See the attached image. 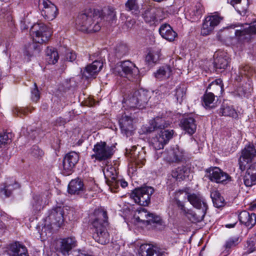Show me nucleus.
<instances>
[{
    "label": "nucleus",
    "mask_w": 256,
    "mask_h": 256,
    "mask_svg": "<svg viewBox=\"0 0 256 256\" xmlns=\"http://www.w3.org/2000/svg\"><path fill=\"white\" fill-rule=\"evenodd\" d=\"M138 254L139 256H162V254L157 247L144 244L140 247Z\"/></svg>",
    "instance_id": "b1692460"
},
{
    "label": "nucleus",
    "mask_w": 256,
    "mask_h": 256,
    "mask_svg": "<svg viewBox=\"0 0 256 256\" xmlns=\"http://www.w3.org/2000/svg\"><path fill=\"white\" fill-rule=\"evenodd\" d=\"M136 147L134 146L132 150H130V155L131 162L133 163L136 167L141 168L145 164V153L143 151L136 152Z\"/></svg>",
    "instance_id": "4be33fe9"
},
{
    "label": "nucleus",
    "mask_w": 256,
    "mask_h": 256,
    "mask_svg": "<svg viewBox=\"0 0 256 256\" xmlns=\"http://www.w3.org/2000/svg\"><path fill=\"white\" fill-rule=\"evenodd\" d=\"M250 210L253 211L256 210V200L252 202L248 208Z\"/></svg>",
    "instance_id": "69168bd1"
},
{
    "label": "nucleus",
    "mask_w": 256,
    "mask_h": 256,
    "mask_svg": "<svg viewBox=\"0 0 256 256\" xmlns=\"http://www.w3.org/2000/svg\"><path fill=\"white\" fill-rule=\"evenodd\" d=\"M240 222L250 228H252L256 224V214L249 213L246 210L241 212L238 215Z\"/></svg>",
    "instance_id": "393cba45"
},
{
    "label": "nucleus",
    "mask_w": 256,
    "mask_h": 256,
    "mask_svg": "<svg viewBox=\"0 0 256 256\" xmlns=\"http://www.w3.org/2000/svg\"><path fill=\"white\" fill-rule=\"evenodd\" d=\"M231 4L236 11L242 16H244L248 10V0H232Z\"/></svg>",
    "instance_id": "473e14b6"
},
{
    "label": "nucleus",
    "mask_w": 256,
    "mask_h": 256,
    "mask_svg": "<svg viewBox=\"0 0 256 256\" xmlns=\"http://www.w3.org/2000/svg\"><path fill=\"white\" fill-rule=\"evenodd\" d=\"M84 191V183L80 178L72 180L68 186V192L71 194H79Z\"/></svg>",
    "instance_id": "c85d7f7f"
},
{
    "label": "nucleus",
    "mask_w": 256,
    "mask_h": 256,
    "mask_svg": "<svg viewBox=\"0 0 256 256\" xmlns=\"http://www.w3.org/2000/svg\"><path fill=\"white\" fill-rule=\"evenodd\" d=\"M94 214V218L92 222L93 238L98 243L106 244L110 241V234L106 228L108 219L106 212L98 210Z\"/></svg>",
    "instance_id": "7ed1b4c3"
},
{
    "label": "nucleus",
    "mask_w": 256,
    "mask_h": 256,
    "mask_svg": "<svg viewBox=\"0 0 256 256\" xmlns=\"http://www.w3.org/2000/svg\"><path fill=\"white\" fill-rule=\"evenodd\" d=\"M236 224V222H234L232 223V224H226V227L227 228H234L235 225Z\"/></svg>",
    "instance_id": "338daca9"
},
{
    "label": "nucleus",
    "mask_w": 256,
    "mask_h": 256,
    "mask_svg": "<svg viewBox=\"0 0 256 256\" xmlns=\"http://www.w3.org/2000/svg\"><path fill=\"white\" fill-rule=\"evenodd\" d=\"M183 156L182 150L176 146L172 148L169 152L168 160L170 162H178L182 160Z\"/></svg>",
    "instance_id": "e433bc0d"
},
{
    "label": "nucleus",
    "mask_w": 256,
    "mask_h": 256,
    "mask_svg": "<svg viewBox=\"0 0 256 256\" xmlns=\"http://www.w3.org/2000/svg\"><path fill=\"white\" fill-rule=\"evenodd\" d=\"M255 156H256V150L253 145L249 144L246 146L242 150V156L239 160L240 169L242 171H244L246 168V165L242 161V160L246 162L248 164L249 162H250Z\"/></svg>",
    "instance_id": "2eb2a0df"
},
{
    "label": "nucleus",
    "mask_w": 256,
    "mask_h": 256,
    "mask_svg": "<svg viewBox=\"0 0 256 256\" xmlns=\"http://www.w3.org/2000/svg\"><path fill=\"white\" fill-rule=\"evenodd\" d=\"M220 113L223 116H230L233 118L238 117V114L236 110L231 106L223 104L220 110Z\"/></svg>",
    "instance_id": "a19ab883"
},
{
    "label": "nucleus",
    "mask_w": 256,
    "mask_h": 256,
    "mask_svg": "<svg viewBox=\"0 0 256 256\" xmlns=\"http://www.w3.org/2000/svg\"><path fill=\"white\" fill-rule=\"evenodd\" d=\"M125 10L134 16H138L140 12L138 0H127L124 4Z\"/></svg>",
    "instance_id": "7c9ffc66"
},
{
    "label": "nucleus",
    "mask_w": 256,
    "mask_h": 256,
    "mask_svg": "<svg viewBox=\"0 0 256 256\" xmlns=\"http://www.w3.org/2000/svg\"><path fill=\"white\" fill-rule=\"evenodd\" d=\"M31 100L34 102H37L40 98V92L36 82L34 88L31 90Z\"/></svg>",
    "instance_id": "5fc2aeb1"
},
{
    "label": "nucleus",
    "mask_w": 256,
    "mask_h": 256,
    "mask_svg": "<svg viewBox=\"0 0 256 256\" xmlns=\"http://www.w3.org/2000/svg\"><path fill=\"white\" fill-rule=\"evenodd\" d=\"M214 66L216 69H226L229 64V56L227 54L224 52L218 50L214 56Z\"/></svg>",
    "instance_id": "6ab92c4d"
},
{
    "label": "nucleus",
    "mask_w": 256,
    "mask_h": 256,
    "mask_svg": "<svg viewBox=\"0 0 256 256\" xmlns=\"http://www.w3.org/2000/svg\"><path fill=\"white\" fill-rule=\"evenodd\" d=\"M59 56L58 52L54 48H48L46 50V60L49 64L58 62Z\"/></svg>",
    "instance_id": "ea45409f"
},
{
    "label": "nucleus",
    "mask_w": 256,
    "mask_h": 256,
    "mask_svg": "<svg viewBox=\"0 0 256 256\" xmlns=\"http://www.w3.org/2000/svg\"><path fill=\"white\" fill-rule=\"evenodd\" d=\"M140 216H138V221L146 222L148 225L156 224L162 225L163 221L161 218L154 214L148 212L144 209L139 212Z\"/></svg>",
    "instance_id": "dca6fc26"
},
{
    "label": "nucleus",
    "mask_w": 256,
    "mask_h": 256,
    "mask_svg": "<svg viewBox=\"0 0 256 256\" xmlns=\"http://www.w3.org/2000/svg\"><path fill=\"white\" fill-rule=\"evenodd\" d=\"M6 252L10 256H28L26 248L19 242L8 244Z\"/></svg>",
    "instance_id": "a211bd4d"
},
{
    "label": "nucleus",
    "mask_w": 256,
    "mask_h": 256,
    "mask_svg": "<svg viewBox=\"0 0 256 256\" xmlns=\"http://www.w3.org/2000/svg\"><path fill=\"white\" fill-rule=\"evenodd\" d=\"M103 18L102 11L98 9H89L78 15L76 20V28L86 32H94L100 30V22Z\"/></svg>",
    "instance_id": "f03ea898"
},
{
    "label": "nucleus",
    "mask_w": 256,
    "mask_h": 256,
    "mask_svg": "<svg viewBox=\"0 0 256 256\" xmlns=\"http://www.w3.org/2000/svg\"><path fill=\"white\" fill-rule=\"evenodd\" d=\"M215 96L212 92H206L202 98V104L206 109H211L216 107Z\"/></svg>",
    "instance_id": "4c0bfd02"
},
{
    "label": "nucleus",
    "mask_w": 256,
    "mask_h": 256,
    "mask_svg": "<svg viewBox=\"0 0 256 256\" xmlns=\"http://www.w3.org/2000/svg\"><path fill=\"white\" fill-rule=\"evenodd\" d=\"M204 12V9L202 5L200 3H197L190 14L196 17L194 18L195 20L196 18H200Z\"/></svg>",
    "instance_id": "09e8293b"
},
{
    "label": "nucleus",
    "mask_w": 256,
    "mask_h": 256,
    "mask_svg": "<svg viewBox=\"0 0 256 256\" xmlns=\"http://www.w3.org/2000/svg\"><path fill=\"white\" fill-rule=\"evenodd\" d=\"M12 112L15 116L22 117V116L26 114L28 112H31L32 110L28 108H24L16 107L13 109Z\"/></svg>",
    "instance_id": "603ef678"
},
{
    "label": "nucleus",
    "mask_w": 256,
    "mask_h": 256,
    "mask_svg": "<svg viewBox=\"0 0 256 256\" xmlns=\"http://www.w3.org/2000/svg\"><path fill=\"white\" fill-rule=\"evenodd\" d=\"M244 182L246 186L256 184V162L250 164L244 176Z\"/></svg>",
    "instance_id": "412c9836"
},
{
    "label": "nucleus",
    "mask_w": 256,
    "mask_h": 256,
    "mask_svg": "<svg viewBox=\"0 0 256 256\" xmlns=\"http://www.w3.org/2000/svg\"><path fill=\"white\" fill-rule=\"evenodd\" d=\"M224 90V85L222 80L216 79L212 82L208 86L206 92H212L214 94L220 93Z\"/></svg>",
    "instance_id": "58836bf2"
},
{
    "label": "nucleus",
    "mask_w": 256,
    "mask_h": 256,
    "mask_svg": "<svg viewBox=\"0 0 256 256\" xmlns=\"http://www.w3.org/2000/svg\"><path fill=\"white\" fill-rule=\"evenodd\" d=\"M172 73V68L170 66L166 65L160 67L156 72L154 76L159 80H163L170 78Z\"/></svg>",
    "instance_id": "f704fd0d"
},
{
    "label": "nucleus",
    "mask_w": 256,
    "mask_h": 256,
    "mask_svg": "<svg viewBox=\"0 0 256 256\" xmlns=\"http://www.w3.org/2000/svg\"><path fill=\"white\" fill-rule=\"evenodd\" d=\"M114 72L132 80L138 74L139 70L134 63L130 60H126L117 64L114 69Z\"/></svg>",
    "instance_id": "0eeeda50"
},
{
    "label": "nucleus",
    "mask_w": 256,
    "mask_h": 256,
    "mask_svg": "<svg viewBox=\"0 0 256 256\" xmlns=\"http://www.w3.org/2000/svg\"><path fill=\"white\" fill-rule=\"evenodd\" d=\"M38 7L42 15L48 20H54L58 14L56 6L49 0H40Z\"/></svg>",
    "instance_id": "9d476101"
},
{
    "label": "nucleus",
    "mask_w": 256,
    "mask_h": 256,
    "mask_svg": "<svg viewBox=\"0 0 256 256\" xmlns=\"http://www.w3.org/2000/svg\"><path fill=\"white\" fill-rule=\"evenodd\" d=\"M168 125L169 124L162 118L156 117L150 120L147 132H158V134L150 140V142L154 149L163 148L164 146L172 138L174 134V130H164V128L168 127Z\"/></svg>",
    "instance_id": "f257e3e1"
},
{
    "label": "nucleus",
    "mask_w": 256,
    "mask_h": 256,
    "mask_svg": "<svg viewBox=\"0 0 256 256\" xmlns=\"http://www.w3.org/2000/svg\"><path fill=\"white\" fill-rule=\"evenodd\" d=\"M154 190L150 186L135 188L130 194V197L134 202L142 206H147L150 203V196Z\"/></svg>",
    "instance_id": "1a4fd4ad"
},
{
    "label": "nucleus",
    "mask_w": 256,
    "mask_h": 256,
    "mask_svg": "<svg viewBox=\"0 0 256 256\" xmlns=\"http://www.w3.org/2000/svg\"><path fill=\"white\" fill-rule=\"evenodd\" d=\"M150 94L148 91L142 89L132 90L124 98V107L126 109H142L148 104Z\"/></svg>",
    "instance_id": "20e7f679"
},
{
    "label": "nucleus",
    "mask_w": 256,
    "mask_h": 256,
    "mask_svg": "<svg viewBox=\"0 0 256 256\" xmlns=\"http://www.w3.org/2000/svg\"><path fill=\"white\" fill-rule=\"evenodd\" d=\"M30 154L32 156L36 158H42L44 155L43 150L37 146H34L32 148Z\"/></svg>",
    "instance_id": "6e6d98bb"
},
{
    "label": "nucleus",
    "mask_w": 256,
    "mask_h": 256,
    "mask_svg": "<svg viewBox=\"0 0 256 256\" xmlns=\"http://www.w3.org/2000/svg\"><path fill=\"white\" fill-rule=\"evenodd\" d=\"M42 200L41 196L36 195L34 196L32 204L34 210H40L42 207Z\"/></svg>",
    "instance_id": "3c124183"
},
{
    "label": "nucleus",
    "mask_w": 256,
    "mask_h": 256,
    "mask_svg": "<svg viewBox=\"0 0 256 256\" xmlns=\"http://www.w3.org/2000/svg\"><path fill=\"white\" fill-rule=\"evenodd\" d=\"M256 238L254 237L248 238L244 245L245 253L249 254L256 250Z\"/></svg>",
    "instance_id": "de8ad7c7"
},
{
    "label": "nucleus",
    "mask_w": 256,
    "mask_h": 256,
    "mask_svg": "<svg viewBox=\"0 0 256 256\" xmlns=\"http://www.w3.org/2000/svg\"><path fill=\"white\" fill-rule=\"evenodd\" d=\"M103 66V64L100 60H94L92 64L88 65L82 72V76L88 79L95 78Z\"/></svg>",
    "instance_id": "aec40b11"
},
{
    "label": "nucleus",
    "mask_w": 256,
    "mask_h": 256,
    "mask_svg": "<svg viewBox=\"0 0 256 256\" xmlns=\"http://www.w3.org/2000/svg\"><path fill=\"white\" fill-rule=\"evenodd\" d=\"M160 36L169 42H173L177 36V34L168 24H162L159 28Z\"/></svg>",
    "instance_id": "bb28decb"
},
{
    "label": "nucleus",
    "mask_w": 256,
    "mask_h": 256,
    "mask_svg": "<svg viewBox=\"0 0 256 256\" xmlns=\"http://www.w3.org/2000/svg\"><path fill=\"white\" fill-rule=\"evenodd\" d=\"M30 33L34 42L42 44L48 42L52 34V31L46 24L39 23L35 24L32 26Z\"/></svg>",
    "instance_id": "6e6552de"
},
{
    "label": "nucleus",
    "mask_w": 256,
    "mask_h": 256,
    "mask_svg": "<svg viewBox=\"0 0 256 256\" xmlns=\"http://www.w3.org/2000/svg\"><path fill=\"white\" fill-rule=\"evenodd\" d=\"M210 197L215 207L218 208L224 206V200L218 191L215 190L212 192Z\"/></svg>",
    "instance_id": "a18cd8bd"
},
{
    "label": "nucleus",
    "mask_w": 256,
    "mask_h": 256,
    "mask_svg": "<svg viewBox=\"0 0 256 256\" xmlns=\"http://www.w3.org/2000/svg\"><path fill=\"white\" fill-rule=\"evenodd\" d=\"M4 184L6 186H8L10 190H12V192L14 190L17 189L19 188L20 184L16 182V181H12L10 182H6Z\"/></svg>",
    "instance_id": "e2e57ef3"
},
{
    "label": "nucleus",
    "mask_w": 256,
    "mask_h": 256,
    "mask_svg": "<svg viewBox=\"0 0 256 256\" xmlns=\"http://www.w3.org/2000/svg\"><path fill=\"white\" fill-rule=\"evenodd\" d=\"M186 88L184 85L179 86L175 90L174 97L180 104L186 98Z\"/></svg>",
    "instance_id": "37998d69"
},
{
    "label": "nucleus",
    "mask_w": 256,
    "mask_h": 256,
    "mask_svg": "<svg viewBox=\"0 0 256 256\" xmlns=\"http://www.w3.org/2000/svg\"><path fill=\"white\" fill-rule=\"evenodd\" d=\"M206 210H201L200 214H196L192 210H189L188 214L185 216L194 222H200L204 220Z\"/></svg>",
    "instance_id": "c03bdc74"
},
{
    "label": "nucleus",
    "mask_w": 256,
    "mask_h": 256,
    "mask_svg": "<svg viewBox=\"0 0 256 256\" xmlns=\"http://www.w3.org/2000/svg\"><path fill=\"white\" fill-rule=\"evenodd\" d=\"M157 10L150 4H146L143 8L142 16L146 22H154L156 19Z\"/></svg>",
    "instance_id": "cd10ccee"
},
{
    "label": "nucleus",
    "mask_w": 256,
    "mask_h": 256,
    "mask_svg": "<svg viewBox=\"0 0 256 256\" xmlns=\"http://www.w3.org/2000/svg\"><path fill=\"white\" fill-rule=\"evenodd\" d=\"M108 16L107 18L110 21L112 24L115 23L116 20V12L114 7L108 6L107 8Z\"/></svg>",
    "instance_id": "864d4df0"
},
{
    "label": "nucleus",
    "mask_w": 256,
    "mask_h": 256,
    "mask_svg": "<svg viewBox=\"0 0 256 256\" xmlns=\"http://www.w3.org/2000/svg\"><path fill=\"white\" fill-rule=\"evenodd\" d=\"M8 186H6L4 184L3 188H0V195L2 197L7 198L10 196L12 193V190H10Z\"/></svg>",
    "instance_id": "052dcab7"
},
{
    "label": "nucleus",
    "mask_w": 256,
    "mask_h": 256,
    "mask_svg": "<svg viewBox=\"0 0 256 256\" xmlns=\"http://www.w3.org/2000/svg\"><path fill=\"white\" fill-rule=\"evenodd\" d=\"M118 123L122 132L126 136H131L134 130V119L125 113L118 120Z\"/></svg>",
    "instance_id": "f3484780"
},
{
    "label": "nucleus",
    "mask_w": 256,
    "mask_h": 256,
    "mask_svg": "<svg viewBox=\"0 0 256 256\" xmlns=\"http://www.w3.org/2000/svg\"><path fill=\"white\" fill-rule=\"evenodd\" d=\"M252 90L250 83H246L237 88L238 94L240 97L248 98Z\"/></svg>",
    "instance_id": "79ce46f5"
},
{
    "label": "nucleus",
    "mask_w": 256,
    "mask_h": 256,
    "mask_svg": "<svg viewBox=\"0 0 256 256\" xmlns=\"http://www.w3.org/2000/svg\"><path fill=\"white\" fill-rule=\"evenodd\" d=\"M128 52V46L125 44H118L115 48V55L118 58L126 55Z\"/></svg>",
    "instance_id": "49530a36"
},
{
    "label": "nucleus",
    "mask_w": 256,
    "mask_h": 256,
    "mask_svg": "<svg viewBox=\"0 0 256 256\" xmlns=\"http://www.w3.org/2000/svg\"><path fill=\"white\" fill-rule=\"evenodd\" d=\"M222 18L218 14H212L206 18L201 29V34L208 36L212 33L214 28L217 26Z\"/></svg>",
    "instance_id": "9b49d317"
},
{
    "label": "nucleus",
    "mask_w": 256,
    "mask_h": 256,
    "mask_svg": "<svg viewBox=\"0 0 256 256\" xmlns=\"http://www.w3.org/2000/svg\"><path fill=\"white\" fill-rule=\"evenodd\" d=\"M188 200L195 208L202 210H207L208 206L206 199L199 193L187 192Z\"/></svg>",
    "instance_id": "4468645a"
},
{
    "label": "nucleus",
    "mask_w": 256,
    "mask_h": 256,
    "mask_svg": "<svg viewBox=\"0 0 256 256\" xmlns=\"http://www.w3.org/2000/svg\"><path fill=\"white\" fill-rule=\"evenodd\" d=\"M239 243V238L237 236L230 238L226 243V249L235 247Z\"/></svg>",
    "instance_id": "4d7b16f0"
},
{
    "label": "nucleus",
    "mask_w": 256,
    "mask_h": 256,
    "mask_svg": "<svg viewBox=\"0 0 256 256\" xmlns=\"http://www.w3.org/2000/svg\"><path fill=\"white\" fill-rule=\"evenodd\" d=\"M66 59L70 62H73L76 59V56L73 52H68L66 56Z\"/></svg>",
    "instance_id": "0e129e2a"
},
{
    "label": "nucleus",
    "mask_w": 256,
    "mask_h": 256,
    "mask_svg": "<svg viewBox=\"0 0 256 256\" xmlns=\"http://www.w3.org/2000/svg\"><path fill=\"white\" fill-rule=\"evenodd\" d=\"M76 240L74 237H68L62 239L60 252L64 256H68L70 252L76 246Z\"/></svg>",
    "instance_id": "5701e85b"
},
{
    "label": "nucleus",
    "mask_w": 256,
    "mask_h": 256,
    "mask_svg": "<svg viewBox=\"0 0 256 256\" xmlns=\"http://www.w3.org/2000/svg\"><path fill=\"white\" fill-rule=\"evenodd\" d=\"M37 46H36V44H32L30 45V48L32 49V48H36Z\"/></svg>",
    "instance_id": "774afa93"
},
{
    "label": "nucleus",
    "mask_w": 256,
    "mask_h": 256,
    "mask_svg": "<svg viewBox=\"0 0 256 256\" xmlns=\"http://www.w3.org/2000/svg\"><path fill=\"white\" fill-rule=\"evenodd\" d=\"M79 159L78 154L75 152L72 151L66 154L63 160L64 170L66 175L72 173Z\"/></svg>",
    "instance_id": "f8f14e48"
},
{
    "label": "nucleus",
    "mask_w": 256,
    "mask_h": 256,
    "mask_svg": "<svg viewBox=\"0 0 256 256\" xmlns=\"http://www.w3.org/2000/svg\"><path fill=\"white\" fill-rule=\"evenodd\" d=\"M114 146L107 145L104 142H97L92 148L94 154L91 155V158H94V162L107 161L113 156L114 152Z\"/></svg>",
    "instance_id": "423d86ee"
},
{
    "label": "nucleus",
    "mask_w": 256,
    "mask_h": 256,
    "mask_svg": "<svg viewBox=\"0 0 256 256\" xmlns=\"http://www.w3.org/2000/svg\"><path fill=\"white\" fill-rule=\"evenodd\" d=\"M175 204L178 208L180 210L184 216L187 215L189 210L187 209L184 206V204L183 202L180 201L178 198H175Z\"/></svg>",
    "instance_id": "13d9d810"
},
{
    "label": "nucleus",
    "mask_w": 256,
    "mask_h": 256,
    "mask_svg": "<svg viewBox=\"0 0 256 256\" xmlns=\"http://www.w3.org/2000/svg\"><path fill=\"white\" fill-rule=\"evenodd\" d=\"M160 56L156 52H150L146 57V60L148 64L156 63L159 60Z\"/></svg>",
    "instance_id": "8fccbe9b"
},
{
    "label": "nucleus",
    "mask_w": 256,
    "mask_h": 256,
    "mask_svg": "<svg viewBox=\"0 0 256 256\" xmlns=\"http://www.w3.org/2000/svg\"><path fill=\"white\" fill-rule=\"evenodd\" d=\"M190 170L185 166H180L172 172V176L177 180H183L188 176Z\"/></svg>",
    "instance_id": "c9c22d12"
},
{
    "label": "nucleus",
    "mask_w": 256,
    "mask_h": 256,
    "mask_svg": "<svg viewBox=\"0 0 256 256\" xmlns=\"http://www.w3.org/2000/svg\"><path fill=\"white\" fill-rule=\"evenodd\" d=\"M10 134H0V147L2 145L8 142L10 138Z\"/></svg>",
    "instance_id": "680f3d73"
},
{
    "label": "nucleus",
    "mask_w": 256,
    "mask_h": 256,
    "mask_svg": "<svg viewBox=\"0 0 256 256\" xmlns=\"http://www.w3.org/2000/svg\"><path fill=\"white\" fill-rule=\"evenodd\" d=\"M116 186H111L110 188L111 190L115 192L116 190L118 189L120 184L122 188H124L128 186V182L124 180L119 178H118L116 180Z\"/></svg>",
    "instance_id": "bf43d9fd"
},
{
    "label": "nucleus",
    "mask_w": 256,
    "mask_h": 256,
    "mask_svg": "<svg viewBox=\"0 0 256 256\" xmlns=\"http://www.w3.org/2000/svg\"><path fill=\"white\" fill-rule=\"evenodd\" d=\"M105 177L108 178L107 180L108 184L110 188L111 186H116V180L118 178L116 170L112 166L108 168L106 170L104 171Z\"/></svg>",
    "instance_id": "72a5a7b5"
},
{
    "label": "nucleus",
    "mask_w": 256,
    "mask_h": 256,
    "mask_svg": "<svg viewBox=\"0 0 256 256\" xmlns=\"http://www.w3.org/2000/svg\"><path fill=\"white\" fill-rule=\"evenodd\" d=\"M182 127L189 134L192 135L196 129V121L193 118L188 117L182 119L181 121Z\"/></svg>",
    "instance_id": "c756f323"
},
{
    "label": "nucleus",
    "mask_w": 256,
    "mask_h": 256,
    "mask_svg": "<svg viewBox=\"0 0 256 256\" xmlns=\"http://www.w3.org/2000/svg\"><path fill=\"white\" fill-rule=\"evenodd\" d=\"M48 218L51 221L52 224L60 226L64 222L62 208L60 206H58L52 208L48 216Z\"/></svg>",
    "instance_id": "a878e982"
},
{
    "label": "nucleus",
    "mask_w": 256,
    "mask_h": 256,
    "mask_svg": "<svg viewBox=\"0 0 256 256\" xmlns=\"http://www.w3.org/2000/svg\"><path fill=\"white\" fill-rule=\"evenodd\" d=\"M253 74V69L248 65L242 66L240 67L238 73H236L234 80L240 82L244 76L250 77Z\"/></svg>",
    "instance_id": "2f4dec72"
},
{
    "label": "nucleus",
    "mask_w": 256,
    "mask_h": 256,
    "mask_svg": "<svg viewBox=\"0 0 256 256\" xmlns=\"http://www.w3.org/2000/svg\"><path fill=\"white\" fill-rule=\"evenodd\" d=\"M206 176L210 181L216 183H223L230 177L226 172H224L218 167H213L207 168L206 170Z\"/></svg>",
    "instance_id": "ddd939ff"
},
{
    "label": "nucleus",
    "mask_w": 256,
    "mask_h": 256,
    "mask_svg": "<svg viewBox=\"0 0 256 256\" xmlns=\"http://www.w3.org/2000/svg\"><path fill=\"white\" fill-rule=\"evenodd\" d=\"M235 38L240 44H244L250 42L256 34V20L250 24L245 23L235 26Z\"/></svg>",
    "instance_id": "39448f33"
}]
</instances>
